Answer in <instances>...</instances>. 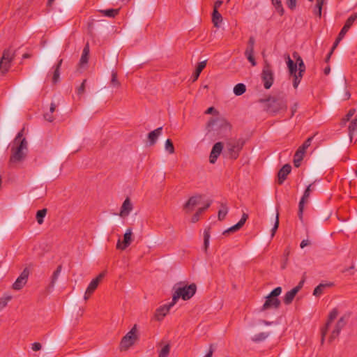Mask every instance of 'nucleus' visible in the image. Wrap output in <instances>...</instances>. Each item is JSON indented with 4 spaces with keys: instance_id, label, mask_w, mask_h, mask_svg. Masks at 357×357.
<instances>
[{
    "instance_id": "09e8293b",
    "label": "nucleus",
    "mask_w": 357,
    "mask_h": 357,
    "mask_svg": "<svg viewBox=\"0 0 357 357\" xmlns=\"http://www.w3.org/2000/svg\"><path fill=\"white\" fill-rule=\"evenodd\" d=\"M356 110L354 109H351L349 111L347 114L344 117L342 120V124L345 125L347 121L350 120V119L354 115Z\"/></svg>"
},
{
    "instance_id": "c9c22d12",
    "label": "nucleus",
    "mask_w": 357,
    "mask_h": 357,
    "mask_svg": "<svg viewBox=\"0 0 357 357\" xmlns=\"http://www.w3.org/2000/svg\"><path fill=\"white\" fill-rule=\"evenodd\" d=\"M323 3H324V0H317V3L314 8V11H313L314 14L317 15L319 17H321V10H322Z\"/></svg>"
},
{
    "instance_id": "052dcab7",
    "label": "nucleus",
    "mask_w": 357,
    "mask_h": 357,
    "mask_svg": "<svg viewBox=\"0 0 357 357\" xmlns=\"http://www.w3.org/2000/svg\"><path fill=\"white\" fill-rule=\"evenodd\" d=\"M205 114L218 115V112L213 107H210L206 110Z\"/></svg>"
},
{
    "instance_id": "e2e57ef3",
    "label": "nucleus",
    "mask_w": 357,
    "mask_h": 357,
    "mask_svg": "<svg viewBox=\"0 0 357 357\" xmlns=\"http://www.w3.org/2000/svg\"><path fill=\"white\" fill-rule=\"evenodd\" d=\"M44 118L46 121L49 122H52L54 119V116H52V113L47 112L44 114Z\"/></svg>"
},
{
    "instance_id": "393cba45",
    "label": "nucleus",
    "mask_w": 357,
    "mask_h": 357,
    "mask_svg": "<svg viewBox=\"0 0 357 357\" xmlns=\"http://www.w3.org/2000/svg\"><path fill=\"white\" fill-rule=\"evenodd\" d=\"M206 61H202L198 63V66L195 70V71L193 73L191 80L192 82H195L198 77H199L200 73L203 70V69L206 67Z\"/></svg>"
},
{
    "instance_id": "a878e982",
    "label": "nucleus",
    "mask_w": 357,
    "mask_h": 357,
    "mask_svg": "<svg viewBox=\"0 0 357 357\" xmlns=\"http://www.w3.org/2000/svg\"><path fill=\"white\" fill-rule=\"evenodd\" d=\"M305 151L298 148L294 155V163L296 167H298L304 157Z\"/></svg>"
},
{
    "instance_id": "680f3d73",
    "label": "nucleus",
    "mask_w": 357,
    "mask_h": 357,
    "mask_svg": "<svg viewBox=\"0 0 357 357\" xmlns=\"http://www.w3.org/2000/svg\"><path fill=\"white\" fill-rule=\"evenodd\" d=\"M292 76L294 77L293 86L295 89H296L298 87L301 79H300L297 75H292Z\"/></svg>"
},
{
    "instance_id": "5fc2aeb1",
    "label": "nucleus",
    "mask_w": 357,
    "mask_h": 357,
    "mask_svg": "<svg viewBox=\"0 0 357 357\" xmlns=\"http://www.w3.org/2000/svg\"><path fill=\"white\" fill-rule=\"evenodd\" d=\"M349 28H347V26H345L344 25L343 28L341 29L340 32L339 33V35H338V40H342V38L344 37L345 34L347 33V32L349 31Z\"/></svg>"
},
{
    "instance_id": "4468645a",
    "label": "nucleus",
    "mask_w": 357,
    "mask_h": 357,
    "mask_svg": "<svg viewBox=\"0 0 357 357\" xmlns=\"http://www.w3.org/2000/svg\"><path fill=\"white\" fill-rule=\"evenodd\" d=\"M338 315V311L336 308H334L331 310L328 315V321L326 324V326L321 330V342H323L324 340L325 335H326L328 331L331 328V323L337 318Z\"/></svg>"
},
{
    "instance_id": "72a5a7b5",
    "label": "nucleus",
    "mask_w": 357,
    "mask_h": 357,
    "mask_svg": "<svg viewBox=\"0 0 357 357\" xmlns=\"http://www.w3.org/2000/svg\"><path fill=\"white\" fill-rule=\"evenodd\" d=\"M357 130V117H356L349 126V135L351 140H352L354 133Z\"/></svg>"
},
{
    "instance_id": "4c0bfd02",
    "label": "nucleus",
    "mask_w": 357,
    "mask_h": 357,
    "mask_svg": "<svg viewBox=\"0 0 357 357\" xmlns=\"http://www.w3.org/2000/svg\"><path fill=\"white\" fill-rule=\"evenodd\" d=\"M210 231L209 229H206L204 231V249L207 250L209 246Z\"/></svg>"
},
{
    "instance_id": "a19ab883",
    "label": "nucleus",
    "mask_w": 357,
    "mask_h": 357,
    "mask_svg": "<svg viewBox=\"0 0 357 357\" xmlns=\"http://www.w3.org/2000/svg\"><path fill=\"white\" fill-rule=\"evenodd\" d=\"M105 16L106 17H114L116 15H118L119 12V9H113V8H111V9H107V10H102L101 11Z\"/></svg>"
},
{
    "instance_id": "603ef678",
    "label": "nucleus",
    "mask_w": 357,
    "mask_h": 357,
    "mask_svg": "<svg viewBox=\"0 0 357 357\" xmlns=\"http://www.w3.org/2000/svg\"><path fill=\"white\" fill-rule=\"evenodd\" d=\"M278 226H279V214L278 213L276 214L275 222L274 226L271 229V236H273L275 235V234L278 228Z\"/></svg>"
},
{
    "instance_id": "a18cd8bd",
    "label": "nucleus",
    "mask_w": 357,
    "mask_h": 357,
    "mask_svg": "<svg viewBox=\"0 0 357 357\" xmlns=\"http://www.w3.org/2000/svg\"><path fill=\"white\" fill-rule=\"evenodd\" d=\"M11 298L12 296L10 295L5 296L0 298V311L7 305L8 301H10Z\"/></svg>"
},
{
    "instance_id": "7c9ffc66",
    "label": "nucleus",
    "mask_w": 357,
    "mask_h": 357,
    "mask_svg": "<svg viewBox=\"0 0 357 357\" xmlns=\"http://www.w3.org/2000/svg\"><path fill=\"white\" fill-rule=\"evenodd\" d=\"M331 285H332V283H327V284L321 283V284H319L314 289L313 295L315 296H319L320 295H321L323 294V291L326 287H330Z\"/></svg>"
},
{
    "instance_id": "f704fd0d",
    "label": "nucleus",
    "mask_w": 357,
    "mask_h": 357,
    "mask_svg": "<svg viewBox=\"0 0 357 357\" xmlns=\"http://www.w3.org/2000/svg\"><path fill=\"white\" fill-rule=\"evenodd\" d=\"M255 43V40L254 37L251 36L249 38L248 46L245 51V54H253L254 53V46Z\"/></svg>"
},
{
    "instance_id": "7ed1b4c3",
    "label": "nucleus",
    "mask_w": 357,
    "mask_h": 357,
    "mask_svg": "<svg viewBox=\"0 0 357 357\" xmlns=\"http://www.w3.org/2000/svg\"><path fill=\"white\" fill-rule=\"evenodd\" d=\"M208 132L216 131L218 135H227L231 130L230 123L223 117L211 118L206 126Z\"/></svg>"
},
{
    "instance_id": "ea45409f",
    "label": "nucleus",
    "mask_w": 357,
    "mask_h": 357,
    "mask_svg": "<svg viewBox=\"0 0 357 357\" xmlns=\"http://www.w3.org/2000/svg\"><path fill=\"white\" fill-rule=\"evenodd\" d=\"M272 3L275 6L277 12L282 15L284 14V8L282 5L281 0H272Z\"/></svg>"
},
{
    "instance_id": "bb28decb",
    "label": "nucleus",
    "mask_w": 357,
    "mask_h": 357,
    "mask_svg": "<svg viewBox=\"0 0 357 357\" xmlns=\"http://www.w3.org/2000/svg\"><path fill=\"white\" fill-rule=\"evenodd\" d=\"M212 22L214 24V26L218 28L220 27V24L222 22V17L221 14L217 10H213L212 13Z\"/></svg>"
},
{
    "instance_id": "37998d69",
    "label": "nucleus",
    "mask_w": 357,
    "mask_h": 357,
    "mask_svg": "<svg viewBox=\"0 0 357 357\" xmlns=\"http://www.w3.org/2000/svg\"><path fill=\"white\" fill-rule=\"evenodd\" d=\"M228 213V208L226 206V205L222 204L221 208L218 211V219L220 220H223L226 215Z\"/></svg>"
},
{
    "instance_id": "ddd939ff",
    "label": "nucleus",
    "mask_w": 357,
    "mask_h": 357,
    "mask_svg": "<svg viewBox=\"0 0 357 357\" xmlns=\"http://www.w3.org/2000/svg\"><path fill=\"white\" fill-rule=\"evenodd\" d=\"M280 305V301L278 298H274L268 295L266 297V301L261 307V310L264 311L268 309H277Z\"/></svg>"
},
{
    "instance_id": "f03ea898",
    "label": "nucleus",
    "mask_w": 357,
    "mask_h": 357,
    "mask_svg": "<svg viewBox=\"0 0 357 357\" xmlns=\"http://www.w3.org/2000/svg\"><path fill=\"white\" fill-rule=\"evenodd\" d=\"M10 151V165H13L23 161L26 156L28 151V143L26 139H22V142H20V143H13Z\"/></svg>"
},
{
    "instance_id": "c756f323",
    "label": "nucleus",
    "mask_w": 357,
    "mask_h": 357,
    "mask_svg": "<svg viewBox=\"0 0 357 357\" xmlns=\"http://www.w3.org/2000/svg\"><path fill=\"white\" fill-rule=\"evenodd\" d=\"M293 58L296 59L297 67L298 66V70H301V72H305V66L304 64V62L300 55L298 52H294L293 53Z\"/></svg>"
},
{
    "instance_id": "dca6fc26",
    "label": "nucleus",
    "mask_w": 357,
    "mask_h": 357,
    "mask_svg": "<svg viewBox=\"0 0 357 357\" xmlns=\"http://www.w3.org/2000/svg\"><path fill=\"white\" fill-rule=\"evenodd\" d=\"M28 276H29V272L26 271V269H24L20 275L17 278L15 282L13 283V288L15 290L21 289L24 286V284L26 283Z\"/></svg>"
},
{
    "instance_id": "b1692460",
    "label": "nucleus",
    "mask_w": 357,
    "mask_h": 357,
    "mask_svg": "<svg viewBox=\"0 0 357 357\" xmlns=\"http://www.w3.org/2000/svg\"><path fill=\"white\" fill-rule=\"evenodd\" d=\"M211 202H208L204 206L199 207L197 212L192 215L191 222L193 223L197 222L199 220V216L202 214L209 206H211Z\"/></svg>"
},
{
    "instance_id": "864d4df0",
    "label": "nucleus",
    "mask_w": 357,
    "mask_h": 357,
    "mask_svg": "<svg viewBox=\"0 0 357 357\" xmlns=\"http://www.w3.org/2000/svg\"><path fill=\"white\" fill-rule=\"evenodd\" d=\"M282 292V288L280 287L274 289L268 295L277 298Z\"/></svg>"
},
{
    "instance_id": "2eb2a0df",
    "label": "nucleus",
    "mask_w": 357,
    "mask_h": 357,
    "mask_svg": "<svg viewBox=\"0 0 357 357\" xmlns=\"http://www.w3.org/2000/svg\"><path fill=\"white\" fill-rule=\"evenodd\" d=\"M172 301L169 304H165L158 307L155 312V319L158 321H161L169 312V310L174 306Z\"/></svg>"
},
{
    "instance_id": "9d476101",
    "label": "nucleus",
    "mask_w": 357,
    "mask_h": 357,
    "mask_svg": "<svg viewBox=\"0 0 357 357\" xmlns=\"http://www.w3.org/2000/svg\"><path fill=\"white\" fill-rule=\"evenodd\" d=\"M132 229L130 228L128 229L124 234L123 242H121L120 238H119L116 243V248L119 250H124L126 248H128L132 241Z\"/></svg>"
},
{
    "instance_id": "c85d7f7f",
    "label": "nucleus",
    "mask_w": 357,
    "mask_h": 357,
    "mask_svg": "<svg viewBox=\"0 0 357 357\" xmlns=\"http://www.w3.org/2000/svg\"><path fill=\"white\" fill-rule=\"evenodd\" d=\"M62 62H63V59H60L56 66H55V68H54V70L53 72V75H52V82L54 84H56L59 79V77H60V68H61V66L62 64Z\"/></svg>"
},
{
    "instance_id": "423d86ee",
    "label": "nucleus",
    "mask_w": 357,
    "mask_h": 357,
    "mask_svg": "<svg viewBox=\"0 0 357 357\" xmlns=\"http://www.w3.org/2000/svg\"><path fill=\"white\" fill-rule=\"evenodd\" d=\"M261 80L265 89H268L271 87L274 81V73L271 65L265 62L261 74Z\"/></svg>"
},
{
    "instance_id": "4d7b16f0",
    "label": "nucleus",
    "mask_w": 357,
    "mask_h": 357,
    "mask_svg": "<svg viewBox=\"0 0 357 357\" xmlns=\"http://www.w3.org/2000/svg\"><path fill=\"white\" fill-rule=\"evenodd\" d=\"M23 131H24V129H22L21 131H20L17 136L15 137L14 141H13V143H20V142H22V139H24L22 137L23 136Z\"/></svg>"
},
{
    "instance_id": "6e6d98bb",
    "label": "nucleus",
    "mask_w": 357,
    "mask_h": 357,
    "mask_svg": "<svg viewBox=\"0 0 357 357\" xmlns=\"http://www.w3.org/2000/svg\"><path fill=\"white\" fill-rule=\"evenodd\" d=\"M86 82V79H84L82 84L77 89V94L82 95L85 91V84Z\"/></svg>"
},
{
    "instance_id": "3c124183",
    "label": "nucleus",
    "mask_w": 357,
    "mask_h": 357,
    "mask_svg": "<svg viewBox=\"0 0 357 357\" xmlns=\"http://www.w3.org/2000/svg\"><path fill=\"white\" fill-rule=\"evenodd\" d=\"M287 64L289 70H292L294 67H296V63L294 62L293 60L291 59L289 55H287L286 56Z\"/></svg>"
},
{
    "instance_id": "9b49d317",
    "label": "nucleus",
    "mask_w": 357,
    "mask_h": 357,
    "mask_svg": "<svg viewBox=\"0 0 357 357\" xmlns=\"http://www.w3.org/2000/svg\"><path fill=\"white\" fill-rule=\"evenodd\" d=\"M312 184L309 185L307 188L305 189L304 194L303 197H301L299 204H298V216L299 220L303 222V213L304 210V205L307 202L308 198L310 197V192L312 191L311 190Z\"/></svg>"
},
{
    "instance_id": "58836bf2",
    "label": "nucleus",
    "mask_w": 357,
    "mask_h": 357,
    "mask_svg": "<svg viewBox=\"0 0 357 357\" xmlns=\"http://www.w3.org/2000/svg\"><path fill=\"white\" fill-rule=\"evenodd\" d=\"M47 214V209L43 208L42 210H39L36 213V220L39 225H41L43 222V219Z\"/></svg>"
},
{
    "instance_id": "0eeeda50",
    "label": "nucleus",
    "mask_w": 357,
    "mask_h": 357,
    "mask_svg": "<svg viewBox=\"0 0 357 357\" xmlns=\"http://www.w3.org/2000/svg\"><path fill=\"white\" fill-rule=\"evenodd\" d=\"M266 102H267V110L271 113H277L287 108L286 102L280 98L272 97L267 99Z\"/></svg>"
},
{
    "instance_id": "8fccbe9b",
    "label": "nucleus",
    "mask_w": 357,
    "mask_h": 357,
    "mask_svg": "<svg viewBox=\"0 0 357 357\" xmlns=\"http://www.w3.org/2000/svg\"><path fill=\"white\" fill-rule=\"evenodd\" d=\"M313 139V137H308L304 143L299 148L303 151H306V149L310 146L312 141Z\"/></svg>"
},
{
    "instance_id": "f257e3e1",
    "label": "nucleus",
    "mask_w": 357,
    "mask_h": 357,
    "mask_svg": "<svg viewBox=\"0 0 357 357\" xmlns=\"http://www.w3.org/2000/svg\"><path fill=\"white\" fill-rule=\"evenodd\" d=\"M173 290L174 292L172 296V305H175L179 298L184 301L191 298L196 292L197 287L194 283L189 285L177 283L173 287Z\"/></svg>"
},
{
    "instance_id": "cd10ccee",
    "label": "nucleus",
    "mask_w": 357,
    "mask_h": 357,
    "mask_svg": "<svg viewBox=\"0 0 357 357\" xmlns=\"http://www.w3.org/2000/svg\"><path fill=\"white\" fill-rule=\"evenodd\" d=\"M297 294L296 289H291L290 291H287L283 298L284 303L286 305H289L293 301L294 297Z\"/></svg>"
},
{
    "instance_id": "473e14b6",
    "label": "nucleus",
    "mask_w": 357,
    "mask_h": 357,
    "mask_svg": "<svg viewBox=\"0 0 357 357\" xmlns=\"http://www.w3.org/2000/svg\"><path fill=\"white\" fill-rule=\"evenodd\" d=\"M61 269H62V266H61V265H59V266H58V267L56 268L55 271L53 273V275L51 278V282H50L51 287H54V284L56 283V282L61 272Z\"/></svg>"
},
{
    "instance_id": "4be33fe9",
    "label": "nucleus",
    "mask_w": 357,
    "mask_h": 357,
    "mask_svg": "<svg viewBox=\"0 0 357 357\" xmlns=\"http://www.w3.org/2000/svg\"><path fill=\"white\" fill-rule=\"evenodd\" d=\"M89 43H86L83 49L82 54L79 60V64L81 67H84L88 63L89 58Z\"/></svg>"
},
{
    "instance_id": "f3484780",
    "label": "nucleus",
    "mask_w": 357,
    "mask_h": 357,
    "mask_svg": "<svg viewBox=\"0 0 357 357\" xmlns=\"http://www.w3.org/2000/svg\"><path fill=\"white\" fill-rule=\"evenodd\" d=\"M223 149V144L222 142L215 143L211 150L209 157V161L211 163L214 164L220 154L221 153Z\"/></svg>"
},
{
    "instance_id": "412c9836",
    "label": "nucleus",
    "mask_w": 357,
    "mask_h": 357,
    "mask_svg": "<svg viewBox=\"0 0 357 357\" xmlns=\"http://www.w3.org/2000/svg\"><path fill=\"white\" fill-rule=\"evenodd\" d=\"M248 218V215L246 213H243L238 222L234 225V226L231 227L228 229L225 230L223 234H225L229 232H234L238 231L243 226Z\"/></svg>"
},
{
    "instance_id": "e433bc0d",
    "label": "nucleus",
    "mask_w": 357,
    "mask_h": 357,
    "mask_svg": "<svg viewBox=\"0 0 357 357\" xmlns=\"http://www.w3.org/2000/svg\"><path fill=\"white\" fill-rule=\"evenodd\" d=\"M268 337V333H259L258 334H256L255 336L252 337V340L253 342H261L266 340Z\"/></svg>"
},
{
    "instance_id": "39448f33",
    "label": "nucleus",
    "mask_w": 357,
    "mask_h": 357,
    "mask_svg": "<svg viewBox=\"0 0 357 357\" xmlns=\"http://www.w3.org/2000/svg\"><path fill=\"white\" fill-rule=\"evenodd\" d=\"M15 57V51L9 47L3 52L0 60V73L2 74L8 71L10 67V63Z\"/></svg>"
},
{
    "instance_id": "a211bd4d",
    "label": "nucleus",
    "mask_w": 357,
    "mask_h": 357,
    "mask_svg": "<svg viewBox=\"0 0 357 357\" xmlns=\"http://www.w3.org/2000/svg\"><path fill=\"white\" fill-rule=\"evenodd\" d=\"M105 272L100 273L95 279L92 280L86 290L88 294H93L98 287L100 282L105 277Z\"/></svg>"
},
{
    "instance_id": "49530a36",
    "label": "nucleus",
    "mask_w": 357,
    "mask_h": 357,
    "mask_svg": "<svg viewBox=\"0 0 357 357\" xmlns=\"http://www.w3.org/2000/svg\"><path fill=\"white\" fill-rule=\"evenodd\" d=\"M111 85L115 87L120 86L121 84L117 79V73L115 71L112 72Z\"/></svg>"
},
{
    "instance_id": "f8f14e48",
    "label": "nucleus",
    "mask_w": 357,
    "mask_h": 357,
    "mask_svg": "<svg viewBox=\"0 0 357 357\" xmlns=\"http://www.w3.org/2000/svg\"><path fill=\"white\" fill-rule=\"evenodd\" d=\"M202 197L201 195H195L191 197L185 204L183 208L187 213L192 211L195 206L201 204Z\"/></svg>"
},
{
    "instance_id": "6e6552de",
    "label": "nucleus",
    "mask_w": 357,
    "mask_h": 357,
    "mask_svg": "<svg viewBox=\"0 0 357 357\" xmlns=\"http://www.w3.org/2000/svg\"><path fill=\"white\" fill-rule=\"evenodd\" d=\"M137 327L134 326L122 338L120 347L121 350H126L132 346L137 339Z\"/></svg>"
},
{
    "instance_id": "69168bd1",
    "label": "nucleus",
    "mask_w": 357,
    "mask_h": 357,
    "mask_svg": "<svg viewBox=\"0 0 357 357\" xmlns=\"http://www.w3.org/2000/svg\"><path fill=\"white\" fill-rule=\"evenodd\" d=\"M311 244V242L308 239H304L301 241L300 244L301 248H304L307 245H310Z\"/></svg>"
},
{
    "instance_id": "5701e85b",
    "label": "nucleus",
    "mask_w": 357,
    "mask_h": 357,
    "mask_svg": "<svg viewBox=\"0 0 357 357\" xmlns=\"http://www.w3.org/2000/svg\"><path fill=\"white\" fill-rule=\"evenodd\" d=\"M162 128L160 127L149 133L148 139H149V144L151 146L155 144L158 137L162 133Z\"/></svg>"
},
{
    "instance_id": "bf43d9fd",
    "label": "nucleus",
    "mask_w": 357,
    "mask_h": 357,
    "mask_svg": "<svg viewBox=\"0 0 357 357\" xmlns=\"http://www.w3.org/2000/svg\"><path fill=\"white\" fill-rule=\"evenodd\" d=\"M297 0H287V5L290 10H294L296 6Z\"/></svg>"
},
{
    "instance_id": "c03bdc74",
    "label": "nucleus",
    "mask_w": 357,
    "mask_h": 357,
    "mask_svg": "<svg viewBox=\"0 0 357 357\" xmlns=\"http://www.w3.org/2000/svg\"><path fill=\"white\" fill-rule=\"evenodd\" d=\"M170 351V345L165 344L160 351L158 357H167Z\"/></svg>"
},
{
    "instance_id": "13d9d810",
    "label": "nucleus",
    "mask_w": 357,
    "mask_h": 357,
    "mask_svg": "<svg viewBox=\"0 0 357 357\" xmlns=\"http://www.w3.org/2000/svg\"><path fill=\"white\" fill-rule=\"evenodd\" d=\"M245 56H246L248 60L251 63L252 66H255L257 65L253 54H245Z\"/></svg>"
},
{
    "instance_id": "79ce46f5",
    "label": "nucleus",
    "mask_w": 357,
    "mask_h": 357,
    "mask_svg": "<svg viewBox=\"0 0 357 357\" xmlns=\"http://www.w3.org/2000/svg\"><path fill=\"white\" fill-rule=\"evenodd\" d=\"M165 151H167L169 154H172L174 153V146L170 139H167L165 144Z\"/></svg>"
},
{
    "instance_id": "20e7f679",
    "label": "nucleus",
    "mask_w": 357,
    "mask_h": 357,
    "mask_svg": "<svg viewBox=\"0 0 357 357\" xmlns=\"http://www.w3.org/2000/svg\"><path fill=\"white\" fill-rule=\"evenodd\" d=\"M243 146V142L241 139H231L226 144V151L230 158L235 160L238 157Z\"/></svg>"
},
{
    "instance_id": "6ab92c4d",
    "label": "nucleus",
    "mask_w": 357,
    "mask_h": 357,
    "mask_svg": "<svg viewBox=\"0 0 357 357\" xmlns=\"http://www.w3.org/2000/svg\"><path fill=\"white\" fill-rule=\"evenodd\" d=\"M291 165L287 164L284 165L278 172V183L280 185L282 184L284 180L287 178V175L291 172Z\"/></svg>"
},
{
    "instance_id": "0e129e2a",
    "label": "nucleus",
    "mask_w": 357,
    "mask_h": 357,
    "mask_svg": "<svg viewBox=\"0 0 357 357\" xmlns=\"http://www.w3.org/2000/svg\"><path fill=\"white\" fill-rule=\"evenodd\" d=\"M42 348V345L39 342H34L33 344H32V347H31V349L35 351H39Z\"/></svg>"
},
{
    "instance_id": "1a4fd4ad",
    "label": "nucleus",
    "mask_w": 357,
    "mask_h": 357,
    "mask_svg": "<svg viewBox=\"0 0 357 357\" xmlns=\"http://www.w3.org/2000/svg\"><path fill=\"white\" fill-rule=\"evenodd\" d=\"M349 317V314H344L342 316L337 322L335 324L334 328L331 331V334L329 336V342H333L335 339H336L341 330L346 326L348 319Z\"/></svg>"
},
{
    "instance_id": "774afa93",
    "label": "nucleus",
    "mask_w": 357,
    "mask_h": 357,
    "mask_svg": "<svg viewBox=\"0 0 357 357\" xmlns=\"http://www.w3.org/2000/svg\"><path fill=\"white\" fill-rule=\"evenodd\" d=\"M304 282H305V280H302L301 281H300L296 287H294L293 289H296V292L298 293L301 290V289L303 287Z\"/></svg>"
},
{
    "instance_id": "338daca9",
    "label": "nucleus",
    "mask_w": 357,
    "mask_h": 357,
    "mask_svg": "<svg viewBox=\"0 0 357 357\" xmlns=\"http://www.w3.org/2000/svg\"><path fill=\"white\" fill-rule=\"evenodd\" d=\"M223 1L222 0H217L213 5V10H218V8L222 6Z\"/></svg>"
},
{
    "instance_id": "aec40b11",
    "label": "nucleus",
    "mask_w": 357,
    "mask_h": 357,
    "mask_svg": "<svg viewBox=\"0 0 357 357\" xmlns=\"http://www.w3.org/2000/svg\"><path fill=\"white\" fill-rule=\"evenodd\" d=\"M132 204L130 199L128 197L124 200V202L121 206V211H120V216H121V217L128 216L130 214V213L132 211Z\"/></svg>"
},
{
    "instance_id": "de8ad7c7",
    "label": "nucleus",
    "mask_w": 357,
    "mask_h": 357,
    "mask_svg": "<svg viewBox=\"0 0 357 357\" xmlns=\"http://www.w3.org/2000/svg\"><path fill=\"white\" fill-rule=\"evenodd\" d=\"M357 19V13L351 15L346 21L344 26L350 29L355 20Z\"/></svg>"
},
{
    "instance_id": "2f4dec72",
    "label": "nucleus",
    "mask_w": 357,
    "mask_h": 357,
    "mask_svg": "<svg viewBox=\"0 0 357 357\" xmlns=\"http://www.w3.org/2000/svg\"><path fill=\"white\" fill-rule=\"evenodd\" d=\"M246 91V86L244 84L239 83L237 84L234 87V93L236 96H241Z\"/></svg>"
}]
</instances>
